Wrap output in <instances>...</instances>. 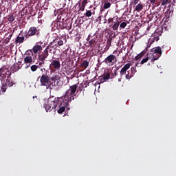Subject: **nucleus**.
Wrapping results in <instances>:
<instances>
[{
  "label": "nucleus",
  "mask_w": 176,
  "mask_h": 176,
  "mask_svg": "<svg viewBox=\"0 0 176 176\" xmlns=\"http://www.w3.org/2000/svg\"><path fill=\"white\" fill-rule=\"evenodd\" d=\"M78 91V84L73 85L69 87L66 91L65 96L56 98L50 96L43 104L46 112H50L52 110L54 112L58 111V113H63L65 111V107H68L69 102L75 100L76 97V91Z\"/></svg>",
  "instance_id": "nucleus-1"
},
{
  "label": "nucleus",
  "mask_w": 176,
  "mask_h": 176,
  "mask_svg": "<svg viewBox=\"0 0 176 176\" xmlns=\"http://www.w3.org/2000/svg\"><path fill=\"white\" fill-rule=\"evenodd\" d=\"M12 72L9 71L8 68L3 67L0 69V80L1 82L2 86L1 92L6 93L7 87H12L14 82L12 80Z\"/></svg>",
  "instance_id": "nucleus-2"
},
{
  "label": "nucleus",
  "mask_w": 176,
  "mask_h": 176,
  "mask_svg": "<svg viewBox=\"0 0 176 176\" xmlns=\"http://www.w3.org/2000/svg\"><path fill=\"white\" fill-rule=\"evenodd\" d=\"M130 67H131V63H126L120 70V75L121 78L123 75L125 76L126 79H131L133 78L134 73L137 72V69L135 67L131 68V74L129 69H130Z\"/></svg>",
  "instance_id": "nucleus-3"
},
{
  "label": "nucleus",
  "mask_w": 176,
  "mask_h": 176,
  "mask_svg": "<svg viewBox=\"0 0 176 176\" xmlns=\"http://www.w3.org/2000/svg\"><path fill=\"white\" fill-rule=\"evenodd\" d=\"M40 82L42 86H46V87H54L56 86V78L49 77L47 75L43 74Z\"/></svg>",
  "instance_id": "nucleus-4"
},
{
  "label": "nucleus",
  "mask_w": 176,
  "mask_h": 176,
  "mask_svg": "<svg viewBox=\"0 0 176 176\" xmlns=\"http://www.w3.org/2000/svg\"><path fill=\"white\" fill-rule=\"evenodd\" d=\"M162 36V32H160L159 30H157L155 31V32L152 34L151 37L153 38V41L152 42L150 43V45H147V47L145 48V50L142 52L140 54H139V57H140V58L142 57H144L145 53H146L148 49H149V47H151V45H152V43H153L154 41H156V42H157V41H159L160 39V36Z\"/></svg>",
  "instance_id": "nucleus-5"
},
{
  "label": "nucleus",
  "mask_w": 176,
  "mask_h": 176,
  "mask_svg": "<svg viewBox=\"0 0 176 176\" xmlns=\"http://www.w3.org/2000/svg\"><path fill=\"white\" fill-rule=\"evenodd\" d=\"M25 64H34L35 63V60H36L37 55H34V53H32V50H28L25 52Z\"/></svg>",
  "instance_id": "nucleus-6"
},
{
  "label": "nucleus",
  "mask_w": 176,
  "mask_h": 176,
  "mask_svg": "<svg viewBox=\"0 0 176 176\" xmlns=\"http://www.w3.org/2000/svg\"><path fill=\"white\" fill-rule=\"evenodd\" d=\"M151 55L153 56V58L151 59L152 63L153 61H156V60H159L162 56V47H155L151 50Z\"/></svg>",
  "instance_id": "nucleus-7"
},
{
  "label": "nucleus",
  "mask_w": 176,
  "mask_h": 176,
  "mask_svg": "<svg viewBox=\"0 0 176 176\" xmlns=\"http://www.w3.org/2000/svg\"><path fill=\"white\" fill-rule=\"evenodd\" d=\"M40 35H41V32H40L39 29H38L36 27L32 26L29 29L28 32L25 35V36L26 38H30L31 36H36L37 38H38Z\"/></svg>",
  "instance_id": "nucleus-8"
},
{
  "label": "nucleus",
  "mask_w": 176,
  "mask_h": 176,
  "mask_svg": "<svg viewBox=\"0 0 176 176\" xmlns=\"http://www.w3.org/2000/svg\"><path fill=\"white\" fill-rule=\"evenodd\" d=\"M118 62V60L116 59V56L113 54L109 55L104 60H103V63H105L107 65H109V67L112 65H115L116 63Z\"/></svg>",
  "instance_id": "nucleus-9"
},
{
  "label": "nucleus",
  "mask_w": 176,
  "mask_h": 176,
  "mask_svg": "<svg viewBox=\"0 0 176 176\" xmlns=\"http://www.w3.org/2000/svg\"><path fill=\"white\" fill-rule=\"evenodd\" d=\"M87 42H89V47H96L98 43V39L97 37H94V35L92 36L91 34H89L87 38Z\"/></svg>",
  "instance_id": "nucleus-10"
},
{
  "label": "nucleus",
  "mask_w": 176,
  "mask_h": 176,
  "mask_svg": "<svg viewBox=\"0 0 176 176\" xmlns=\"http://www.w3.org/2000/svg\"><path fill=\"white\" fill-rule=\"evenodd\" d=\"M61 68V63H60V60H52L50 65V69H54V71H58Z\"/></svg>",
  "instance_id": "nucleus-11"
},
{
  "label": "nucleus",
  "mask_w": 176,
  "mask_h": 176,
  "mask_svg": "<svg viewBox=\"0 0 176 176\" xmlns=\"http://www.w3.org/2000/svg\"><path fill=\"white\" fill-rule=\"evenodd\" d=\"M32 50V52L33 53V54H36L38 53V54L41 53V52L43 50V48L42 47V45L36 44L35 45H34L32 50Z\"/></svg>",
  "instance_id": "nucleus-12"
},
{
  "label": "nucleus",
  "mask_w": 176,
  "mask_h": 176,
  "mask_svg": "<svg viewBox=\"0 0 176 176\" xmlns=\"http://www.w3.org/2000/svg\"><path fill=\"white\" fill-rule=\"evenodd\" d=\"M56 43V40H54L53 42L50 43L45 48L47 50V52L50 53H53L54 50H56V46H57V44L53 45V43Z\"/></svg>",
  "instance_id": "nucleus-13"
},
{
  "label": "nucleus",
  "mask_w": 176,
  "mask_h": 176,
  "mask_svg": "<svg viewBox=\"0 0 176 176\" xmlns=\"http://www.w3.org/2000/svg\"><path fill=\"white\" fill-rule=\"evenodd\" d=\"M57 30L68 29L67 22L58 21L56 23Z\"/></svg>",
  "instance_id": "nucleus-14"
},
{
  "label": "nucleus",
  "mask_w": 176,
  "mask_h": 176,
  "mask_svg": "<svg viewBox=\"0 0 176 176\" xmlns=\"http://www.w3.org/2000/svg\"><path fill=\"white\" fill-rule=\"evenodd\" d=\"M21 68V62H18L16 63H14L12 67H11V69H12L13 72H17L19 69Z\"/></svg>",
  "instance_id": "nucleus-15"
},
{
  "label": "nucleus",
  "mask_w": 176,
  "mask_h": 176,
  "mask_svg": "<svg viewBox=\"0 0 176 176\" xmlns=\"http://www.w3.org/2000/svg\"><path fill=\"white\" fill-rule=\"evenodd\" d=\"M49 53L50 52H47L46 49H45L41 54H38V57L41 58H44V60H46V58L49 57Z\"/></svg>",
  "instance_id": "nucleus-16"
},
{
  "label": "nucleus",
  "mask_w": 176,
  "mask_h": 176,
  "mask_svg": "<svg viewBox=\"0 0 176 176\" xmlns=\"http://www.w3.org/2000/svg\"><path fill=\"white\" fill-rule=\"evenodd\" d=\"M25 38L24 36H20V34L15 39V43H19L21 45V43H24Z\"/></svg>",
  "instance_id": "nucleus-17"
},
{
  "label": "nucleus",
  "mask_w": 176,
  "mask_h": 176,
  "mask_svg": "<svg viewBox=\"0 0 176 176\" xmlns=\"http://www.w3.org/2000/svg\"><path fill=\"white\" fill-rule=\"evenodd\" d=\"M111 3L109 2H106L104 3L103 7L101 8L100 13H102L105 9H109L111 8Z\"/></svg>",
  "instance_id": "nucleus-18"
},
{
  "label": "nucleus",
  "mask_w": 176,
  "mask_h": 176,
  "mask_svg": "<svg viewBox=\"0 0 176 176\" xmlns=\"http://www.w3.org/2000/svg\"><path fill=\"white\" fill-rule=\"evenodd\" d=\"M146 20L145 21V23H149L150 21H152V20H155V14L150 13L147 14L146 16Z\"/></svg>",
  "instance_id": "nucleus-19"
},
{
  "label": "nucleus",
  "mask_w": 176,
  "mask_h": 176,
  "mask_svg": "<svg viewBox=\"0 0 176 176\" xmlns=\"http://www.w3.org/2000/svg\"><path fill=\"white\" fill-rule=\"evenodd\" d=\"M38 65L40 67H43V65H45V61L46 60V59H44L43 58H41L38 56Z\"/></svg>",
  "instance_id": "nucleus-20"
},
{
  "label": "nucleus",
  "mask_w": 176,
  "mask_h": 176,
  "mask_svg": "<svg viewBox=\"0 0 176 176\" xmlns=\"http://www.w3.org/2000/svg\"><path fill=\"white\" fill-rule=\"evenodd\" d=\"M142 9H144V5L138 3L136 5L135 10H136V12H141Z\"/></svg>",
  "instance_id": "nucleus-21"
},
{
  "label": "nucleus",
  "mask_w": 176,
  "mask_h": 176,
  "mask_svg": "<svg viewBox=\"0 0 176 176\" xmlns=\"http://www.w3.org/2000/svg\"><path fill=\"white\" fill-rule=\"evenodd\" d=\"M162 17V14L157 12H154V21H157Z\"/></svg>",
  "instance_id": "nucleus-22"
},
{
  "label": "nucleus",
  "mask_w": 176,
  "mask_h": 176,
  "mask_svg": "<svg viewBox=\"0 0 176 176\" xmlns=\"http://www.w3.org/2000/svg\"><path fill=\"white\" fill-rule=\"evenodd\" d=\"M162 6H167L168 3H170L171 0H160Z\"/></svg>",
  "instance_id": "nucleus-23"
},
{
  "label": "nucleus",
  "mask_w": 176,
  "mask_h": 176,
  "mask_svg": "<svg viewBox=\"0 0 176 176\" xmlns=\"http://www.w3.org/2000/svg\"><path fill=\"white\" fill-rule=\"evenodd\" d=\"M119 25H120V23L119 21L116 22L112 26L113 31H116L119 28Z\"/></svg>",
  "instance_id": "nucleus-24"
},
{
  "label": "nucleus",
  "mask_w": 176,
  "mask_h": 176,
  "mask_svg": "<svg viewBox=\"0 0 176 176\" xmlns=\"http://www.w3.org/2000/svg\"><path fill=\"white\" fill-rule=\"evenodd\" d=\"M14 20H15V18H14V16H13V14L8 15V21H9V23H13Z\"/></svg>",
  "instance_id": "nucleus-25"
},
{
  "label": "nucleus",
  "mask_w": 176,
  "mask_h": 176,
  "mask_svg": "<svg viewBox=\"0 0 176 176\" xmlns=\"http://www.w3.org/2000/svg\"><path fill=\"white\" fill-rule=\"evenodd\" d=\"M81 67H82V68L86 69V68H87V67H89V61L83 60L82 63L81 64Z\"/></svg>",
  "instance_id": "nucleus-26"
},
{
  "label": "nucleus",
  "mask_w": 176,
  "mask_h": 176,
  "mask_svg": "<svg viewBox=\"0 0 176 176\" xmlns=\"http://www.w3.org/2000/svg\"><path fill=\"white\" fill-rule=\"evenodd\" d=\"M91 14H93L91 10H87L86 13L84 14L86 17H91Z\"/></svg>",
  "instance_id": "nucleus-27"
},
{
  "label": "nucleus",
  "mask_w": 176,
  "mask_h": 176,
  "mask_svg": "<svg viewBox=\"0 0 176 176\" xmlns=\"http://www.w3.org/2000/svg\"><path fill=\"white\" fill-rule=\"evenodd\" d=\"M31 71H32V72H35V71H36V69H38V65H33L31 66L30 67Z\"/></svg>",
  "instance_id": "nucleus-28"
},
{
  "label": "nucleus",
  "mask_w": 176,
  "mask_h": 176,
  "mask_svg": "<svg viewBox=\"0 0 176 176\" xmlns=\"http://www.w3.org/2000/svg\"><path fill=\"white\" fill-rule=\"evenodd\" d=\"M102 77L106 80H108V79H109V78H111V74H109V73L104 74L102 76Z\"/></svg>",
  "instance_id": "nucleus-29"
},
{
  "label": "nucleus",
  "mask_w": 176,
  "mask_h": 176,
  "mask_svg": "<svg viewBox=\"0 0 176 176\" xmlns=\"http://www.w3.org/2000/svg\"><path fill=\"white\" fill-rule=\"evenodd\" d=\"M126 25H127V23L126 22H122L120 25V28H126Z\"/></svg>",
  "instance_id": "nucleus-30"
},
{
  "label": "nucleus",
  "mask_w": 176,
  "mask_h": 176,
  "mask_svg": "<svg viewBox=\"0 0 176 176\" xmlns=\"http://www.w3.org/2000/svg\"><path fill=\"white\" fill-rule=\"evenodd\" d=\"M148 60H149V58L146 57L145 58H143L142 60H141V63L140 64H145V63H148Z\"/></svg>",
  "instance_id": "nucleus-31"
},
{
  "label": "nucleus",
  "mask_w": 176,
  "mask_h": 176,
  "mask_svg": "<svg viewBox=\"0 0 176 176\" xmlns=\"http://www.w3.org/2000/svg\"><path fill=\"white\" fill-rule=\"evenodd\" d=\"M111 75H113V76H118V69H115L111 72Z\"/></svg>",
  "instance_id": "nucleus-32"
},
{
  "label": "nucleus",
  "mask_w": 176,
  "mask_h": 176,
  "mask_svg": "<svg viewBox=\"0 0 176 176\" xmlns=\"http://www.w3.org/2000/svg\"><path fill=\"white\" fill-rule=\"evenodd\" d=\"M151 3H152L153 5H157V6H159V4H157V0H148Z\"/></svg>",
  "instance_id": "nucleus-33"
},
{
  "label": "nucleus",
  "mask_w": 176,
  "mask_h": 176,
  "mask_svg": "<svg viewBox=\"0 0 176 176\" xmlns=\"http://www.w3.org/2000/svg\"><path fill=\"white\" fill-rule=\"evenodd\" d=\"M62 61H67V54H64L61 58Z\"/></svg>",
  "instance_id": "nucleus-34"
},
{
  "label": "nucleus",
  "mask_w": 176,
  "mask_h": 176,
  "mask_svg": "<svg viewBox=\"0 0 176 176\" xmlns=\"http://www.w3.org/2000/svg\"><path fill=\"white\" fill-rule=\"evenodd\" d=\"M57 44H58V46H63V45H64V41L60 40L57 41Z\"/></svg>",
  "instance_id": "nucleus-35"
},
{
  "label": "nucleus",
  "mask_w": 176,
  "mask_h": 176,
  "mask_svg": "<svg viewBox=\"0 0 176 176\" xmlns=\"http://www.w3.org/2000/svg\"><path fill=\"white\" fill-rule=\"evenodd\" d=\"M87 5V0L82 1L81 6L86 7Z\"/></svg>",
  "instance_id": "nucleus-36"
},
{
  "label": "nucleus",
  "mask_w": 176,
  "mask_h": 176,
  "mask_svg": "<svg viewBox=\"0 0 176 176\" xmlns=\"http://www.w3.org/2000/svg\"><path fill=\"white\" fill-rule=\"evenodd\" d=\"M107 80H105L102 76H100V83H104Z\"/></svg>",
  "instance_id": "nucleus-37"
},
{
  "label": "nucleus",
  "mask_w": 176,
  "mask_h": 176,
  "mask_svg": "<svg viewBox=\"0 0 176 176\" xmlns=\"http://www.w3.org/2000/svg\"><path fill=\"white\" fill-rule=\"evenodd\" d=\"M139 2H140V0H134L133 5H138Z\"/></svg>",
  "instance_id": "nucleus-38"
},
{
  "label": "nucleus",
  "mask_w": 176,
  "mask_h": 176,
  "mask_svg": "<svg viewBox=\"0 0 176 176\" xmlns=\"http://www.w3.org/2000/svg\"><path fill=\"white\" fill-rule=\"evenodd\" d=\"M86 7H85V6H81L80 7V10H82V12H83V10H85V8Z\"/></svg>",
  "instance_id": "nucleus-39"
},
{
  "label": "nucleus",
  "mask_w": 176,
  "mask_h": 176,
  "mask_svg": "<svg viewBox=\"0 0 176 176\" xmlns=\"http://www.w3.org/2000/svg\"><path fill=\"white\" fill-rule=\"evenodd\" d=\"M111 21H113V19L110 18L108 19V24H110Z\"/></svg>",
  "instance_id": "nucleus-40"
},
{
  "label": "nucleus",
  "mask_w": 176,
  "mask_h": 176,
  "mask_svg": "<svg viewBox=\"0 0 176 176\" xmlns=\"http://www.w3.org/2000/svg\"><path fill=\"white\" fill-rule=\"evenodd\" d=\"M135 58V60H140L141 59L140 55L136 56Z\"/></svg>",
  "instance_id": "nucleus-41"
},
{
  "label": "nucleus",
  "mask_w": 176,
  "mask_h": 176,
  "mask_svg": "<svg viewBox=\"0 0 176 176\" xmlns=\"http://www.w3.org/2000/svg\"><path fill=\"white\" fill-rule=\"evenodd\" d=\"M66 5H67V4H65V3H63L62 4V6H60L61 9H63V8H65Z\"/></svg>",
  "instance_id": "nucleus-42"
},
{
  "label": "nucleus",
  "mask_w": 176,
  "mask_h": 176,
  "mask_svg": "<svg viewBox=\"0 0 176 176\" xmlns=\"http://www.w3.org/2000/svg\"><path fill=\"white\" fill-rule=\"evenodd\" d=\"M2 17V11H0V19Z\"/></svg>",
  "instance_id": "nucleus-43"
},
{
  "label": "nucleus",
  "mask_w": 176,
  "mask_h": 176,
  "mask_svg": "<svg viewBox=\"0 0 176 176\" xmlns=\"http://www.w3.org/2000/svg\"><path fill=\"white\" fill-rule=\"evenodd\" d=\"M38 43H40V45H42L43 43L42 41L38 42Z\"/></svg>",
  "instance_id": "nucleus-44"
},
{
  "label": "nucleus",
  "mask_w": 176,
  "mask_h": 176,
  "mask_svg": "<svg viewBox=\"0 0 176 176\" xmlns=\"http://www.w3.org/2000/svg\"><path fill=\"white\" fill-rule=\"evenodd\" d=\"M151 29V28H147V31H149V30Z\"/></svg>",
  "instance_id": "nucleus-45"
},
{
  "label": "nucleus",
  "mask_w": 176,
  "mask_h": 176,
  "mask_svg": "<svg viewBox=\"0 0 176 176\" xmlns=\"http://www.w3.org/2000/svg\"><path fill=\"white\" fill-rule=\"evenodd\" d=\"M137 65H138V63H135V67H137Z\"/></svg>",
  "instance_id": "nucleus-46"
},
{
  "label": "nucleus",
  "mask_w": 176,
  "mask_h": 176,
  "mask_svg": "<svg viewBox=\"0 0 176 176\" xmlns=\"http://www.w3.org/2000/svg\"><path fill=\"white\" fill-rule=\"evenodd\" d=\"M9 38H12V34H10V35L9 36Z\"/></svg>",
  "instance_id": "nucleus-47"
},
{
  "label": "nucleus",
  "mask_w": 176,
  "mask_h": 176,
  "mask_svg": "<svg viewBox=\"0 0 176 176\" xmlns=\"http://www.w3.org/2000/svg\"><path fill=\"white\" fill-rule=\"evenodd\" d=\"M36 98V96H33V98Z\"/></svg>",
  "instance_id": "nucleus-48"
},
{
  "label": "nucleus",
  "mask_w": 176,
  "mask_h": 176,
  "mask_svg": "<svg viewBox=\"0 0 176 176\" xmlns=\"http://www.w3.org/2000/svg\"><path fill=\"white\" fill-rule=\"evenodd\" d=\"M111 41H109V45H111Z\"/></svg>",
  "instance_id": "nucleus-49"
},
{
  "label": "nucleus",
  "mask_w": 176,
  "mask_h": 176,
  "mask_svg": "<svg viewBox=\"0 0 176 176\" xmlns=\"http://www.w3.org/2000/svg\"><path fill=\"white\" fill-rule=\"evenodd\" d=\"M118 82H120V79H118Z\"/></svg>",
  "instance_id": "nucleus-50"
},
{
  "label": "nucleus",
  "mask_w": 176,
  "mask_h": 176,
  "mask_svg": "<svg viewBox=\"0 0 176 176\" xmlns=\"http://www.w3.org/2000/svg\"><path fill=\"white\" fill-rule=\"evenodd\" d=\"M111 2L113 1V0H110Z\"/></svg>",
  "instance_id": "nucleus-51"
},
{
  "label": "nucleus",
  "mask_w": 176,
  "mask_h": 176,
  "mask_svg": "<svg viewBox=\"0 0 176 176\" xmlns=\"http://www.w3.org/2000/svg\"><path fill=\"white\" fill-rule=\"evenodd\" d=\"M98 61H100V59H98Z\"/></svg>",
  "instance_id": "nucleus-52"
},
{
  "label": "nucleus",
  "mask_w": 176,
  "mask_h": 176,
  "mask_svg": "<svg viewBox=\"0 0 176 176\" xmlns=\"http://www.w3.org/2000/svg\"><path fill=\"white\" fill-rule=\"evenodd\" d=\"M174 1V2H175V0H173Z\"/></svg>",
  "instance_id": "nucleus-53"
}]
</instances>
